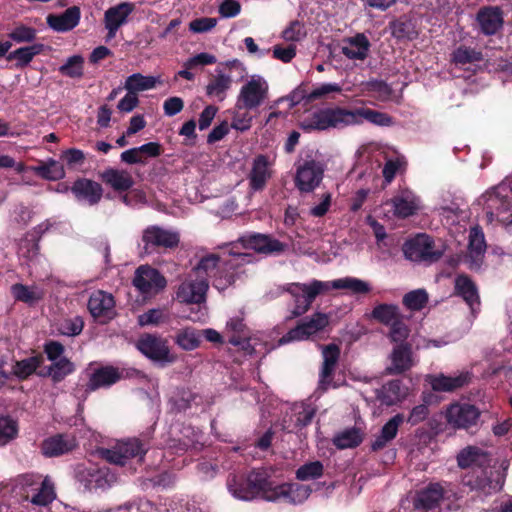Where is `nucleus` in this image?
I'll use <instances>...</instances> for the list:
<instances>
[{
  "instance_id": "obj_53",
  "label": "nucleus",
  "mask_w": 512,
  "mask_h": 512,
  "mask_svg": "<svg viewBox=\"0 0 512 512\" xmlns=\"http://www.w3.org/2000/svg\"><path fill=\"white\" fill-rule=\"evenodd\" d=\"M42 362L41 355L17 361L13 366V374L20 379H26L36 371Z\"/></svg>"
},
{
  "instance_id": "obj_58",
  "label": "nucleus",
  "mask_w": 512,
  "mask_h": 512,
  "mask_svg": "<svg viewBox=\"0 0 512 512\" xmlns=\"http://www.w3.org/2000/svg\"><path fill=\"white\" fill-rule=\"evenodd\" d=\"M323 464L313 461L300 466L296 471V478L301 481L317 479L323 475Z\"/></svg>"
},
{
  "instance_id": "obj_63",
  "label": "nucleus",
  "mask_w": 512,
  "mask_h": 512,
  "mask_svg": "<svg viewBox=\"0 0 512 512\" xmlns=\"http://www.w3.org/2000/svg\"><path fill=\"white\" fill-rule=\"evenodd\" d=\"M469 250L476 256L482 255L486 250L484 233L478 227L472 228L470 231Z\"/></svg>"
},
{
  "instance_id": "obj_34",
  "label": "nucleus",
  "mask_w": 512,
  "mask_h": 512,
  "mask_svg": "<svg viewBox=\"0 0 512 512\" xmlns=\"http://www.w3.org/2000/svg\"><path fill=\"white\" fill-rule=\"evenodd\" d=\"M100 178L105 184L118 192H125L134 184L132 176L127 171L115 168H108L104 170L100 174Z\"/></svg>"
},
{
  "instance_id": "obj_26",
  "label": "nucleus",
  "mask_w": 512,
  "mask_h": 512,
  "mask_svg": "<svg viewBox=\"0 0 512 512\" xmlns=\"http://www.w3.org/2000/svg\"><path fill=\"white\" fill-rule=\"evenodd\" d=\"M77 447L76 438L68 434H57L45 439L41 451L46 457H58L71 452Z\"/></svg>"
},
{
  "instance_id": "obj_43",
  "label": "nucleus",
  "mask_w": 512,
  "mask_h": 512,
  "mask_svg": "<svg viewBox=\"0 0 512 512\" xmlns=\"http://www.w3.org/2000/svg\"><path fill=\"white\" fill-rule=\"evenodd\" d=\"M75 370L74 364L67 359L62 357L43 370L39 372L40 376L50 377L55 383L61 382L66 376L71 374Z\"/></svg>"
},
{
  "instance_id": "obj_46",
  "label": "nucleus",
  "mask_w": 512,
  "mask_h": 512,
  "mask_svg": "<svg viewBox=\"0 0 512 512\" xmlns=\"http://www.w3.org/2000/svg\"><path fill=\"white\" fill-rule=\"evenodd\" d=\"M231 83L232 79L230 76L219 72L207 84L205 88L206 95L216 97L219 101H223L226 97L227 90L231 87Z\"/></svg>"
},
{
  "instance_id": "obj_64",
  "label": "nucleus",
  "mask_w": 512,
  "mask_h": 512,
  "mask_svg": "<svg viewBox=\"0 0 512 512\" xmlns=\"http://www.w3.org/2000/svg\"><path fill=\"white\" fill-rule=\"evenodd\" d=\"M342 86L338 83H324L314 88L309 94H307V102L326 97L331 93H341Z\"/></svg>"
},
{
  "instance_id": "obj_38",
  "label": "nucleus",
  "mask_w": 512,
  "mask_h": 512,
  "mask_svg": "<svg viewBox=\"0 0 512 512\" xmlns=\"http://www.w3.org/2000/svg\"><path fill=\"white\" fill-rule=\"evenodd\" d=\"M404 416L396 414L382 427L380 434L372 442L371 448L373 451L383 449L390 441H392L398 432L399 426L403 423Z\"/></svg>"
},
{
  "instance_id": "obj_60",
  "label": "nucleus",
  "mask_w": 512,
  "mask_h": 512,
  "mask_svg": "<svg viewBox=\"0 0 512 512\" xmlns=\"http://www.w3.org/2000/svg\"><path fill=\"white\" fill-rule=\"evenodd\" d=\"M307 35L304 23L299 20H293L283 30L282 38L288 42H299Z\"/></svg>"
},
{
  "instance_id": "obj_47",
  "label": "nucleus",
  "mask_w": 512,
  "mask_h": 512,
  "mask_svg": "<svg viewBox=\"0 0 512 512\" xmlns=\"http://www.w3.org/2000/svg\"><path fill=\"white\" fill-rule=\"evenodd\" d=\"M42 232L41 226H38L33 232H28L21 240L20 251L23 257L32 260L38 256L40 251L39 240Z\"/></svg>"
},
{
  "instance_id": "obj_44",
  "label": "nucleus",
  "mask_w": 512,
  "mask_h": 512,
  "mask_svg": "<svg viewBox=\"0 0 512 512\" xmlns=\"http://www.w3.org/2000/svg\"><path fill=\"white\" fill-rule=\"evenodd\" d=\"M88 487L90 490H106L117 481V476L108 467L95 469L88 474Z\"/></svg>"
},
{
  "instance_id": "obj_22",
  "label": "nucleus",
  "mask_w": 512,
  "mask_h": 512,
  "mask_svg": "<svg viewBox=\"0 0 512 512\" xmlns=\"http://www.w3.org/2000/svg\"><path fill=\"white\" fill-rule=\"evenodd\" d=\"M123 377V372L112 365H106L95 369L89 376L85 391L87 393L101 388H108Z\"/></svg>"
},
{
  "instance_id": "obj_29",
  "label": "nucleus",
  "mask_w": 512,
  "mask_h": 512,
  "mask_svg": "<svg viewBox=\"0 0 512 512\" xmlns=\"http://www.w3.org/2000/svg\"><path fill=\"white\" fill-rule=\"evenodd\" d=\"M455 291L460 295L476 317V311L480 308V299L475 283L465 274L458 275L455 280Z\"/></svg>"
},
{
  "instance_id": "obj_48",
  "label": "nucleus",
  "mask_w": 512,
  "mask_h": 512,
  "mask_svg": "<svg viewBox=\"0 0 512 512\" xmlns=\"http://www.w3.org/2000/svg\"><path fill=\"white\" fill-rule=\"evenodd\" d=\"M362 440L360 429L352 427L335 435L333 444L339 449H347L357 447Z\"/></svg>"
},
{
  "instance_id": "obj_7",
  "label": "nucleus",
  "mask_w": 512,
  "mask_h": 512,
  "mask_svg": "<svg viewBox=\"0 0 512 512\" xmlns=\"http://www.w3.org/2000/svg\"><path fill=\"white\" fill-rule=\"evenodd\" d=\"M180 234L158 225L147 226L141 236L142 251L147 255L174 250L179 246Z\"/></svg>"
},
{
  "instance_id": "obj_52",
  "label": "nucleus",
  "mask_w": 512,
  "mask_h": 512,
  "mask_svg": "<svg viewBox=\"0 0 512 512\" xmlns=\"http://www.w3.org/2000/svg\"><path fill=\"white\" fill-rule=\"evenodd\" d=\"M429 297L425 289H416L403 296L402 303L407 310L420 311L428 303Z\"/></svg>"
},
{
  "instance_id": "obj_42",
  "label": "nucleus",
  "mask_w": 512,
  "mask_h": 512,
  "mask_svg": "<svg viewBox=\"0 0 512 512\" xmlns=\"http://www.w3.org/2000/svg\"><path fill=\"white\" fill-rule=\"evenodd\" d=\"M45 46L42 43H34L30 46L20 47L7 55V60H16V68H24L30 64L36 55L43 52Z\"/></svg>"
},
{
  "instance_id": "obj_30",
  "label": "nucleus",
  "mask_w": 512,
  "mask_h": 512,
  "mask_svg": "<svg viewBox=\"0 0 512 512\" xmlns=\"http://www.w3.org/2000/svg\"><path fill=\"white\" fill-rule=\"evenodd\" d=\"M80 17V8L78 6H71L60 15L49 14L47 16V24L57 32H68L79 24Z\"/></svg>"
},
{
  "instance_id": "obj_1",
  "label": "nucleus",
  "mask_w": 512,
  "mask_h": 512,
  "mask_svg": "<svg viewBox=\"0 0 512 512\" xmlns=\"http://www.w3.org/2000/svg\"><path fill=\"white\" fill-rule=\"evenodd\" d=\"M366 120L378 126H390L392 117L386 113L366 107L348 110L341 107L318 109L299 122L304 132L324 131L330 128H340L348 125L361 124Z\"/></svg>"
},
{
  "instance_id": "obj_6",
  "label": "nucleus",
  "mask_w": 512,
  "mask_h": 512,
  "mask_svg": "<svg viewBox=\"0 0 512 512\" xmlns=\"http://www.w3.org/2000/svg\"><path fill=\"white\" fill-rule=\"evenodd\" d=\"M402 251L406 259L425 264L439 261L444 253L443 249L436 247L434 239L425 233H419L406 240Z\"/></svg>"
},
{
  "instance_id": "obj_23",
  "label": "nucleus",
  "mask_w": 512,
  "mask_h": 512,
  "mask_svg": "<svg viewBox=\"0 0 512 512\" xmlns=\"http://www.w3.org/2000/svg\"><path fill=\"white\" fill-rule=\"evenodd\" d=\"M270 166L271 162L268 155L259 154L253 159L252 168L248 175L249 187L252 191L264 190L267 181L272 176Z\"/></svg>"
},
{
  "instance_id": "obj_32",
  "label": "nucleus",
  "mask_w": 512,
  "mask_h": 512,
  "mask_svg": "<svg viewBox=\"0 0 512 512\" xmlns=\"http://www.w3.org/2000/svg\"><path fill=\"white\" fill-rule=\"evenodd\" d=\"M489 463V454L477 446H467L457 455V464L462 469L473 466L482 468L489 465Z\"/></svg>"
},
{
  "instance_id": "obj_36",
  "label": "nucleus",
  "mask_w": 512,
  "mask_h": 512,
  "mask_svg": "<svg viewBox=\"0 0 512 512\" xmlns=\"http://www.w3.org/2000/svg\"><path fill=\"white\" fill-rule=\"evenodd\" d=\"M328 322H300L295 328L291 329L280 340V344L291 341H300L308 339L311 335L323 330Z\"/></svg>"
},
{
  "instance_id": "obj_28",
  "label": "nucleus",
  "mask_w": 512,
  "mask_h": 512,
  "mask_svg": "<svg viewBox=\"0 0 512 512\" xmlns=\"http://www.w3.org/2000/svg\"><path fill=\"white\" fill-rule=\"evenodd\" d=\"M446 493L445 488L440 483H431L426 488L420 490L413 502L415 509H433L439 505Z\"/></svg>"
},
{
  "instance_id": "obj_9",
  "label": "nucleus",
  "mask_w": 512,
  "mask_h": 512,
  "mask_svg": "<svg viewBox=\"0 0 512 512\" xmlns=\"http://www.w3.org/2000/svg\"><path fill=\"white\" fill-rule=\"evenodd\" d=\"M136 347L154 362L174 363L177 361V355L171 353L167 340L160 336L143 334L139 337Z\"/></svg>"
},
{
  "instance_id": "obj_10",
  "label": "nucleus",
  "mask_w": 512,
  "mask_h": 512,
  "mask_svg": "<svg viewBox=\"0 0 512 512\" xmlns=\"http://www.w3.org/2000/svg\"><path fill=\"white\" fill-rule=\"evenodd\" d=\"M269 86L262 77H252L240 89L237 97L239 107L258 108L268 98Z\"/></svg>"
},
{
  "instance_id": "obj_11",
  "label": "nucleus",
  "mask_w": 512,
  "mask_h": 512,
  "mask_svg": "<svg viewBox=\"0 0 512 512\" xmlns=\"http://www.w3.org/2000/svg\"><path fill=\"white\" fill-rule=\"evenodd\" d=\"M133 285L141 294L151 296L162 291L167 281L157 269L149 265H141L135 271Z\"/></svg>"
},
{
  "instance_id": "obj_57",
  "label": "nucleus",
  "mask_w": 512,
  "mask_h": 512,
  "mask_svg": "<svg viewBox=\"0 0 512 512\" xmlns=\"http://www.w3.org/2000/svg\"><path fill=\"white\" fill-rule=\"evenodd\" d=\"M84 59L80 55H73L59 67V72L70 78H81L83 76Z\"/></svg>"
},
{
  "instance_id": "obj_54",
  "label": "nucleus",
  "mask_w": 512,
  "mask_h": 512,
  "mask_svg": "<svg viewBox=\"0 0 512 512\" xmlns=\"http://www.w3.org/2000/svg\"><path fill=\"white\" fill-rule=\"evenodd\" d=\"M175 343L185 351H191L200 346L201 337L192 329H184L179 331L174 337Z\"/></svg>"
},
{
  "instance_id": "obj_37",
  "label": "nucleus",
  "mask_w": 512,
  "mask_h": 512,
  "mask_svg": "<svg viewBox=\"0 0 512 512\" xmlns=\"http://www.w3.org/2000/svg\"><path fill=\"white\" fill-rule=\"evenodd\" d=\"M370 42L363 33H358L347 40V45L342 47V53L352 60H364L369 52Z\"/></svg>"
},
{
  "instance_id": "obj_40",
  "label": "nucleus",
  "mask_w": 512,
  "mask_h": 512,
  "mask_svg": "<svg viewBox=\"0 0 512 512\" xmlns=\"http://www.w3.org/2000/svg\"><path fill=\"white\" fill-rule=\"evenodd\" d=\"M351 311L347 305L340 306L336 303H331L329 306L317 305L315 312L302 320H341Z\"/></svg>"
},
{
  "instance_id": "obj_19",
  "label": "nucleus",
  "mask_w": 512,
  "mask_h": 512,
  "mask_svg": "<svg viewBox=\"0 0 512 512\" xmlns=\"http://www.w3.org/2000/svg\"><path fill=\"white\" fill-rule=\"evenodd\" d=\"M164 152L163 146L158 142H148L139 147L128 149L121 153L120 159L128 165H146L149 159L157 158Z\"/></svg>"
},
{
  "instance_id": "obj_2",
  "label": "nucleus",
  "mask_w": 512,
  "mask_h": 512,
  "mask_svg": "<svg viewBox=\"0 0 512 512\" xmlns=\"http://www.w3.org/2000/svg\"><path fill=\"white\" fill-rule=\"evenodd\" d=\"M248 488L237 490L244 501L262 498L267 501L284 500L289 504H298L306 500L311 489L306 485L282 484L273 486L269 474L264 469H256L246 475Z\"/></svg>"
},
{
  "instance_id": "obj_16",
  "label": "nucleus",
  "mask_w": 512,
  "mask_h": 512,
  "mask_svg": "<svg viewBox=\"0 0 512 512\" xmlns=\"http://www.w3.org/2000/svg\"><path fill=\"white\" fill-rule=\"evenodd\" d=\"M208 288V281L190 273L187 279L179 285L176 296L180 302L202 304L206 301Z\"/></svg>"
},
{
  "instance_id": "obj_8",
  "label": "nucleus",
  "mask_w": 512,
  "mask_h": 512,
  "mask_svg": "<svg viewBox=\"0 0 512 512\" xmlns=\"http://www.w3.org/2000/svg\"><path fill=\"white\" fill-rule=\"evenodd\" d=\"M149 449L148 443L138 438H128L119 441L113 448H102L100 456L109 463L123 466L129 459L139 457L143 459Z\"/></svg>"
},
{
  "instance_id": "obj_51",
  "label": "nucleus",
  "mask_w": 512,
  "mask_h": 512,
  "mask_svg": "<svg viewBox=\"0 0 512 512\" xmlns=\"http://www.w3.org/2000/svg\"><path fill=\"white\" fill-rule=\"evenodd\" d=\"M252 109H246V107H239L236 102L234 110L232 112L231 128L240 132H245L252 127L253 116L250 111Z\"/></svg>"
},
{
  "instance_id": "obj_50",
  "label": "nucleus",
  "mask_w": 512,
  "mask_h": 512,
  "mask_svg": "<svg viewBox=\"0 0 512 512\" xmlns=\"http://www.w3.org/2000/svg\"><path fill=\"white\" fill-rule=\"evenodd\" d=\"M391 35L397 40H413L417 37V32L410 20L399 18L389 23Z\"/></svg>"
},
{
  "instance_id": "obj_33",
  "label": "nucleus",
  "mask_w": 512,
  "mask_h": 512,
  "mask_svg": "<svg viewBox=\"0 0 512 512\" xmlns=\"http://www.w3.org/2000/svg\"><path fill=\"white\" fill-rule=\"evenodd\" d=\"M228 329V342L234 346L239 347L243 352L248 355L254 353V346L251 344V338L248 336V331L244 322H230L227 325Z\"/></svg>"
},
{
  "instance_id": "obj_59",
  "label": "nucleus",
  "mask_w": 512,
  "mask_h": 512,
  "mask_svg": "<svg viewBox=\"0 0 512 512\" xmlns=\"http://www.w3.org/2000/svg\"><path fill=\"white\" fill-rule=\"evenodd\" d=\"M37 31L35 28L24 24L17 25L8 37L16 43H31L36 39Z\"/></svg>"
},
{
  "instance_id": "obj_12",
  "label": "nucleus",
  "mask_w": 512,
  "mask_h": 512,
  "mask_svg": "<svg viewBox=\"0 0 512 512\" xmlns=\"http://www.w3.org/2000/svg\"><path fill=\"white\" fill-rule=\"evenodd\" d=\"M480 410L468 403H453L446 410L447 423L456 429H469L475 426L480 418Z\"/></svg>"
},
{
  "instance_id": "obj_5",
  "label": "nucleus",
  "mask_w": 512,
  "mask_h": 512,
  "mask_svg": "<svg viewBox=\"0 0 512 512\" xmlns=\"http://www.w3.org/2000/svg\"><path fill=\"white\" fill-rule=\"evenodd\" d=\"M481 199L488 222L512 223V187L509 184L501 183L493 187Z\"/></svg>"
},
{
  "instance_id": "obj_45",
  "label": "nucleus",
  "mask_w": 512,
  "mask_h": 512,
  "mask_svg": "<svg viewBox=\"0 0 512 512\" xmlns=\"http://www.w3.org/2000/svg\"><path fill=\"white\" fill-rule=\"evenodd\" d=\"M32 170L36 175L45 180L56 181L65 177L63 165L54 159H49L46 162L41 161Z\"/></svg>"
},
{
  "instance_id": "obj_55",
  "label": "nucleus",
  "mask_w": 512,
  "mask_h": 512,
  "mask_svg": "<svg viewBox=\"0 0 512 512\" xmlns=\"http://www.w3.org/2000/svg\"><path fill=\"white\" fill-rule=\"evenodd\" d=\"M452 60L457 65H466L482 61L483 54L474 48L460 46L453 52Z\"/></svg>"
},
{
  "instance_id": "obj_27",
  "label": "nucleus",
  "mask_w": 512,
  "mask_h": 512,
  "mask_svg": "<svg viewBox=\"0 0 512 512\" xmlns=\"http://www.w3.org/2000/svg\"><path fill=\"white\" fill-rule=\"evenodd\" d=\"M323 364L319 374V389L326 391L339 360L340 349L336 344H328L322 348Z\"/></svg>"
},
{
  "instance_id": "obj_31",
  "label": "nucleus",
  "mask_w": 512,
  "mask_h": 512,
  "mask_svg": "<svg viewBox=\"0 0 512 512\" xmlns=\"http://www.w3.org/2000/svg\"><path fill=\"white\" fill-rule=\"evenodd\" d=\"M10 294L17 302L25 303L33 307L36 306L45 297V291L37 285H24L15 283L10 287Z\"/></svg>"
},
{
  "instance_id": "obj_41",
  "label": "nucleus",
  "mask_w": 512,
  "mask_h": 512,
  "mask_svg": "<svg viewBox=\"0 0 512 512\" xmlns=\"http://www.w3.org/2000/svg\"><path fill=\"white\" fill-rule=\"evenodd\" d=\"M135 5L131 2H122L116 6L110 7L105 11L104 23L105 25L120 28L128 16L134 11Z\"/></svg>"
},
{
  "instance_id": "obj_20",
  "label": "nucleus",
  "mask_w": 512,
  "mask_h": 512,
  "mask_svg": "<svg viewBox=\"0 0 512 512\" xmlns=\"http://www.w3.org/2000/svg\"><path fill=\"white\" fill-rule=\"evenodd\" d=\"M463 484L470 487L471 490L491 494L502 488L503 481L492 479V471L480 468L466 474L463 478Z\"/></svg>"
},
{
  "instance_id": "obj_35",
  "label": "nucleus",
  "mask_w": 512,
  "mask_h": 512,
  "mask_svg": "<svg viewBox=\"0 0 512 512\" xmlns=\"http://www.w3.org/2000/svg\"><path fill=\"white\" fill-rule=\"evenodd\" d=\"M324 283L327 284V292L332 289L349 290L355 295H365L370 293L372 289L368 282L355 277H344L332 281H324Z\"/></svg>"
},
{
  "instance_id": "obj_24",
  "label": "nucleus",
  "mask_w": 512,
  "mask_h": 512,
  "mask_svg": "<svg viewBox=\"0 0 512 512\" xmlns=\"http://www.w3.org/2000/svg\"><path fill=\"white\" fill-rule=\"evenodd\" d=\"M391 365L386 368V373L389 375L402 374L412 368L414 365L412 344H398L390 354Z\"/></svg>"
},
{
  "instance_id": "obj_21",
  "label": "nucleus",
  "mask_w": 512,
  "mask_h": 512,
  "mask_svg": "<svg viewBox=\"0 0 512 512\" xmlns=\"http://www.w3.org/2000/svg\"><path fill=\"white\" fill-rule=\"evenodd\" d=\"M87 306L94 318L103 317L112 320L116 315L114 296L104 290L92 292Z\"/></svg>"
},
{
  "instance_id": "obj_3",
  "label": "nucleus",
  "mask_w": 512,
  "mask_h": 512,
  "mask_svg": "<svg viewBox=\"0 0 512 512\" xmlns=\"http://www.w3.org/2000/svg\"><path fill=\"white\" fill-rule=\"evenodd\" d=\"M252 258L253 255L249 253L232 254L227 259L210 254L201 258L191 273L200 279L203 277L206 281L213 278V286L217 290L223 291L234 284L237 270L251 262Z\"/></svg>"
},
{
  "instance_id": "obj_56",
  "label": "nucleus",
  "mask_w": 512,
  "mask_h": 512,
  "mask_svg": "<svg viewBox=\"0 0 512 512\" xmlns=\"http://www.w3.org/2000/svg\"><path fill=\"white\" fill-rule=\"evenodd\" d=\"M56 497L54 485L48 477L41 481L38 492L32 496L31 503L38 506H46L50 504Z\"/></svg>"
},
{
  "instance_id": "obj_62",
  "label": "nucleus",
  "mask_w": 512,
  "mask_h": 512,
  "mask_svg": "<svg viewBox=\"0 0 512 512\" xmlns=\"http://www.w3.org/2000/svg\"><path fill=\"white\" fill-rule=\"evenodd\" d=\"M391 324L389 328V338L392 342L398 344L409 343L406 341L410 335V329L406 322H385Z\"/></svg>"
},
{
  "instance_id": "obj_13",
  "label": "nucleus",
  "mask_w": 512,
  "mask_h": 512,
  "mask_svg": "<svg viewBox=\"0 0 512 512\" xmlns=\"http://www.w3.org/2000/svg\"><path fill=\"white\" fill-rule=\"evenodd\" d=\"M238 241L244 248L265 255H279L287 248L285 243L268 234L248 233L241 236Z\"/></svg>"
},
{
  "instance_id": "obj_14",
  "label": "nucleus",
  "mask_w": 512,
  "mask_h": 512,
  "mask_svg": "<svg viewBox=\"0 0 512 512\" xmlns=\"http://www.w3.org/2000/svg\"><path fill=\"white\" fill-rule=\"evenodd\" d=\"M323 164L316 160H306L297 168L295 185L301 191L309 193L314 191L323 179Z\"/></svg>"
},
{
  "instance_id": "obj_17",
  "label": "nucleus",
  "mask_w": 512,
  "mask_h": 512,
  "mask_svg": "<svg viewBox=\"0 0 512 512\" xmlns=\"http://www.w3.org/2000/svg\"><path fill=\"white\" fill-rule=\"evenodd\" d=\"M69 190L77 202L89 206L97 205L103 197V187L100 183L85 177L77 178Z\"/></svg>"
},
{
  "instance_id": "obj_39",
  "label": "nucleus",
  "mask_w": 512,
  "mask_h": 512,
  "mask_svg": "<svg viewBox=\"0 0 512 512\" xmlns=\"http://www.w3.org/2000/svg\"><path fill=\"white\" fill-rule=\"evenodd\" d=\"M406 395L402 381L391 380L384 384L377 392L378 400L386 405L392 406L400 402Z\"/></svg>"
},
{
  "instance_id": "obj_61",
  "label": "nucleus",
  "mask_w": 512,
  "mask_h": 512,
  "mask_svg": "<svg viewBox=\"0 0 512 512\" xmlns=\"http://www.w3.org/2000/svg\"><path fill=\"white\" fill-rule=\"evenodd\" d=\"M374 320H401L399 307L394 304H380L372 311Z\"/></svg>"
},
{
  "instance_id": "obj_25",
  "label": "nucleus",
  "mask_w": 512,
  "mask_h": 512,
  "mask_svg": "<svg viewBox=\"0 0 512 512\" xmlns=\"http://www.w3.org/2000/svg\"><path fill=\"white\" fill-rule=\"evenodd\" d=\"M427 379L433 391L454 392L470 383L471 374L469 372H461L456 376H447L441 373L430 375Z\"/></svg>"
},
{
  "instance_id": "obj_4",
  "label": "nucleus",
  "mask_w": 512,
  "mask_h": 512,
  "mask_svg": "<svg viewBox=\"0 0 512 512\" xmlns=\"http://www.w3.org/2000/svg\"><path fill=\"white\" fill-rule=\"evenodd\" d=\"M282 291L289 295L287 307L291 316L286 320H291L306 314L316 298L327 293V284L317 279L307 283L291 282L286 283Z\"/></svg>"
},
{
  "instance_id": "obj_18",
  "label": "nucleus",
  "mask_w": 512,
  "mask_h": 512,
  "mask_svg": "<svg viewBox=\"0 0 512 512\" xmlns=\"http://www.w3.org/2000/svg\"><path fill=\"white\" fill-rule=\"evenodd\" d=\"M480 32L485 36H493L503 28V11L499 6H484L476 14Z\"/></svg>"
},
{
  "instance_id": "obj_49",
  "label": "nucleus",
  "mask_w": 512,
  "mask_h": 512,
  "mask_svg": "<svg viewBox=\"0 0 512 512\" xmlns=\"http://www.w3.org/2000/svg\"><path fill=\"white\" fill-rule=\"evenodd\" d=\"M156 82L157 80L153 76H144L140 73H134L126 78L124 88L128 92L137 94L140 91L154 88Z\"/></svg>"
},
{
  "instance_id": "obj_15",
  "label": "nucleus",
  "mask_w": 512,
  "mask_h": 512,
  "mask_svg": "<svg viewBox=\"0 0 512 512\" xmlns=\"http://www.w3.org/2000/svg\"><path fill=\"white\" fill-rule=\"evenodd\" d=\"M386 205L392 207V213L397 219H406L418 213L421 200L412 190L405 188L399 190Z\"/></svg>"
}]
</instances>
